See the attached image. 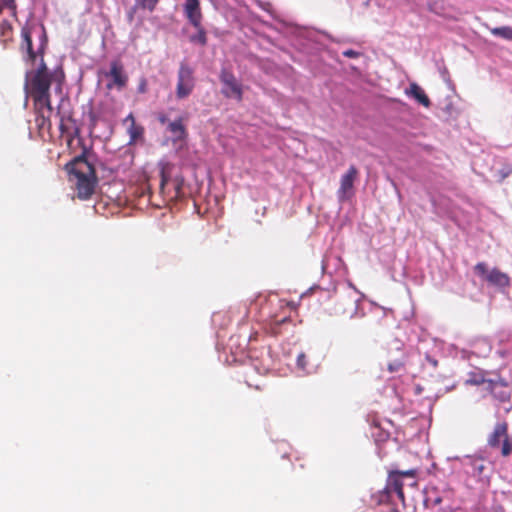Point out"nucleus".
<instances>
[{"label": "nucleus", "instance_id": "f257e3e1", "mask_svg": "<svg viewBox=\"0 0 512 512\" xmlns=\"http://www.w3.org/2000/svg\"><path fill=\"white\" fill-rule=\"evenodd\" d=\"M52 76H39L31 74L28 87L30 95L34 102V108L37 113L36 122L40 128L45 125L50 126V114L52 113V105L50 98V86Z\"/></svg>", "mask_w": 512, "mask_h": 512}, {"label": "nucleus", "instance_id": "f03ea898", "mask_svg": "<svg viewBox=\"0 0 512 512\" xmlns=\"http://www.w3.org/2000/svg\"><path fill=\"white\" fill-rule=\"evenodd\" d=\"M86 149L83 153L75 157L67 167H70V173L76 178V190L79 199H89L95 190L96 175L94 166L86 158Z\"/></svg>", "mask_w": 512, "mask_h": 512}, {"label": "nucleus", "instance_id": "7ed1b4c3", "mask_svg": "<svg viewBox=\"0 0 512 512\" xmlns=\"http://www.w3.org/2000/svg\"><path fill=\"white\" fill-rule=\"evenodd\" d=\"M475 273L483 278L489 285L504 291L511 286L510 276L498 268L488 270L487 264L479 262L474 266Z\"/></svg>", "mask_w": 512, "mask_h": 512}, {"label": "nucleus", "instance_id": "20e7f679", "mask_svg": "<svg viewBox=\"0 0 512 512\" xmlns=\"http://www.w3.org/2000/svg\"><path fill=\"white\" fill-rule=\"evenodd\" d=\"M195 84L194 69L187 63L181 62L177 73L176 97L187 98L193 92Z\"/></svg>", "mask_w": 512, "mask_h": 512}, {"label": "nucleus", "instance_id": "39448f33", "mask_svg": "<svg viewBox=\"0 0 512 512\" xmlns=\"http://www.w3.org/2000/svg\"><path fill=\"white\" fill-rule=\"evenodd\" d=\"M487 443L491 448H499L501 446V454L504 457L512 453V443L508 437V424L506 421L498 422L493 432L488 436Z\"/></svg>", "mask_w": 512, "mask_h": 512}, {"label": "nucleus", "instance_id": "423d86ee", "mask_svg": "<svg viewBox=\"0 0 512 512\" xmlns=\"http://www.w3.org/2000/svg\"><path fill=\"white\" fill-rule=\"evenodd\" d=\"M47 38L44 27H42V42L38 47L37 52L33 50L32 44V27L25 25L21 29V44L20 50L26 53V60L34 63L37 58V54H43L46 46Z\"/></svg>", "mask_w": 512, "mask_h": 512}, {"label": "nucleus", "instance_id": "0eeeda50", "mask_svg": "<svg viewBox=\"0 0 512 512\" xmlns=\"http://www.w3.org/2000/svg\"><path fill=\"white\" fill-rule=\"evenodd\" d=\"M417 474L416 469H409L405 471L393 470L388 474L385 491L390 494L395 492L400 501L404 502L403 482L402 477L415 478Z\"/></svg>", "mask_w": 512, "mask_h": 512}, {"label": "nucleus", "instance_id": "6e6552de", "mask_svg": "<svg viewBox=\"0 0 512 512\" xmlns=\"http://www.w3.org/2000/svg\"><path fill=\"white\" fill-rule=\"evenodd\" d=\"M106 77L111 79L106 85L107 89L117 88L118 90H122L126 87L128 82V76L120 60H113L110 63V70L106 73Z\"/></svg>", "mask_w": 512, "mask_h": 512}, {"label": "nucleus", "instance_id": "1a4fd4ad", "mask_svg": "<svg viewBox=\"0 0 512 512\" xmlns=\"http://www.w3.org/2000/svg\"><path fill=\"white\" fill-rule=\"evenodd\" d=\"M219 78L220 81L227 87V90H222V93L226 97H235L238 101L243 99L242 86L230 70L223 68L220 71Z\"/></svg>", "mask_w": 512, "mask_h": 512}, {"label": "nucleus", "instance_id": "9d476101", "mask_svg": "<svg viewBox=\"0 0 512 512\" xmlns=\"http://www.w3.org/2000/svg\"><path fill=\"white\" fill-rule=\"evenodd\" d=\"M359 175L358 169L351 165L347 172L342 175L337 196L340 201L348 200L353 195L354 182Z\"/></svg>", "mask_w": 512, "mask_h": 512}, {"label": "nucleus", "instance_id": "9b49d317", "mask_svg": "<svg viewBox=\"0 0 512 512\" xmlns=\"http://www.w3.org/2000/svg\"><path fill=\"white\" fill-rule=\"evenodd\" d=\"M387 358V368L390 373H397L405 370L406 355L402 348L397 347L395 349V356L392 355L391 350H388Z\"/></svg>", "mask_w": 512, "mask_h": 512}, {"label": "nucleus", "instance_id": "f8f14e48", "mask_svg": "<svg viewBox=\"0 0 512 512\" xmlns=\"http://www.w3.org/2000/svg\"><path fill=\"white\" fill-rule=\"evenodd\" d=\"M184 13L188 21L193 26H199V22H202V12L200 8L199 0H185Z\"/></svg>", "mask_w": 512, "mask_h": 512}, {"label": "nucleus", "instance_id": "ddd939ff", "mask_svg": "<svg viewBox=\"0 0 512 512\" xmlns=\"http://www.w3.org/2000/svg\"><path fill=\"white\" fill-rule=\"evenodd\" d=\"M168 130L173 135V143L185 141L188 137V132L185 125L183 124L182 118H178L172 122H169Z\"/></svg>", "mask_w": 512, "mask_h": 512}, {"label": "nucleus", "instance_id": "4468645a", "mask_svg": "<svg viewBox=\"0 0 512 512\" xmlns=\"http://www.w3.org/2000/svg\"><path fill=\"white\" fill-rule=\"evenodd\" d=\"M406 93L407 95L413 97L417 102H419L424 107H430L431 101L429 97L417 83L410 84L409 90H407Z\"/></svg>", "mask_w": 512, "mask_h": 512}, {"label": "nucleus", "instance_id": "2eb2a0df", "mask_svg": "<svg viewBox=\"0 0 512 512\" xmlns=\"http://www.w3.org/2000/svg\"><path fill=\"white\" fill-rule=\"evenodd\" d=\"M40 55H41V61H40L39 67L36 69V71L32 72L31 74L39 75V76H52L54 81L61 84V82L65 78V74H64L63 70L60 68L58 70H55L53 73H49L47 65L43 59V54H40Z\"/></svg>", "mask_w": 512, "mask_h": 512}, {"label": "nucleus", "instance_id": "dca6fc26", "mask_svg": "<svg viewBox=\"0 0 512 512\" xmlns=\"http://www.w3.org/2000/svg\"><path fill=\"white\" fill-rule=\"evenodd\" d=\"M125 122H130V126L128 127V134L130 136L129 143H135L138 139L142 138L144 134V128L141 125L136 124L132 113L126 117Z\"/></svg>", "mask_w": 512, "mask_h": 512}, {"label": "nucleus", "instance_id": "f3484780", "mask_svg": "<svg viewBox=\"0 0 512 512\" xmlns=\"http://www.w3.org/2000/svg\"><path fill=\"white\" fill-rule=\"evenodd\" d=\"M13 41V27L8 20H3L0 23V43L4 48Z\"/></svg>", "mask_w": 512, "mask_h": 512}, {"label": "nucleus", "instance_id": "a211bd4d", "mask_svg": "<svg viewBox=\"0 0 512 512\" xmlns=\"http://www.w3.org/2000/svg\"><path fill=\"white\" fill-rule=\"evenodd\" d=\"M488 382L490 384L491 393L495 398L501 402H506L510 399V392L505 385L499 384L492 380H489Z\"/></svg>", "mask_w": 512, "mask_h": 512}, {"label": "nucleus", "instance_id": "6ab92c4d", "mask_svg": "<svg viewBox=\"0 0 512 512\" xmlns=\"http://www.w3.org/2000/svg\"><path fill=\"white\" fill-rule=\"evenodd\" d=\"M469 466L472 469V475L481 477L486 469V466L482 459L469 457Z\"/></svg>", "mask_w": 512, "mask_h": 512}, {"label": "nucleus", "instance_id": "aec40b11", "mask_svg": "<svg viewBox=\"0 0 512 512\" xmlns=\"http://www.w3.org/2000/svg\"><path fill=\"white\" fill-rule=\"evenodd\" d=\"M490 32L492 35H494L496 37H500L502 39L512 41V27L511 26L490 28Z\"/></svg>", "mask_w": 512, "mask_h": 512}, {"label": "nucleus", "instance_id": "412c9836", "mask_svg": "<svg viewBox=\"0 0 512 512\" xmlns=\"http://www.w3.org/2000/svg\"><path fill=\"white\" fill-rule=\"evenodd\" d=\"M194 27L196 28L197 33L190 37V41L193 43H198L201 46H205L207 44V35L204 27L202 26L201 22H199V26Z\"/></svg>", "mask_w": 512, "mask_h": 512}, {"label": "nucleus", "instance_id": "4be33fe9", "mask_svg": "<svg viewBox=\"0 0 512 512\" xmlns=\"http://www.w3.org/2000/svg\"><path fill=\"white\" fill-rule=\"evenodd\" d=\"M296 364H297L298 369H300L302 371H307L308 360H307V356L305 353H300L297 356Z\"/></svg>", "mask_w": 512, "mask_h": 512}, {"label": "nucleus", "instance_id": "5701e85b", "mask_svg": "<svg viewBox=\"0 0 512 512\" xmlns=\"http://www.w3.org/2000/svg\"><path fill=\"white\" fill-rule=\"evenodd\" d=\"M8 8L13 11V14L16 13V3L15 0H0V14L2 11Z\"/></svg>", "mask_w": 512, "mask_h": 512}, {"label": "nucleus", "instance_id": "b1692460", "mask_svg": "<svg viewBox=\"0 0 512 512\" xmlns=\"http://www.w3.org/2000/svg\"><path fill=\"white\" fill-rule=\"evenodd\" d=\"M159 0H140V6L149 11H153Z\"/></svg>", "mask_w": 512, "mask_h": 512}, {"label": "nucleus", "instance_id": "393cba45", "mask_svg": "<svg viewBox=\"0 0 512 512\" xmlns=\"http://www.w3.org/2000/svg\"><path fill=\"white\" fill-rule=\"evenodd\" d=\"M160 174H161L160 187H161V189H164V186L168 183V180H169L165 167H163L161 169Z\"/></svg>", "mask_w": 512, "mask_h": 512}, {"label": "nucleus", "instance_id": "a878e982", "mask_svg": "<svg viewBox=\"0 0 512 512\" xmlns=\"http://www.w3.org/2000/svg\"><path fill=\"white\" fill-rule=\"evenodd\" d=\"M343 55H344L345 57H348V58H357V57H359V55H360V54H359V52H357V51H354V50H352V49H349V50L344 51V52H343Z\"/></svg>", "mask_w": 512, "mask_h": 512}, {"label": "nucleus", "instance_id": "bb28decb", "mask_svg": "<svg viewBox=\"0 0 512 512\" xmlns=\"http://www.w3.org/2000/svg\"><path fill=\"white\" fill-rule=\"evenodd\" d=\"M158 120L161 124H165L168 121V118L165 114H159Z\"/></svg>", "mask_w": 512, "mask_h": 512}, {"label": "nucleus", "instance_id": "cd10ccee", "mask_svg": "<svg viewBox=\"0 0 512 512\" xmlns=\"http://www.w3.org/2000/svg\"><path fill=\"white\" fill-rule=\"evenodd\" d=\"M470 382H471V383H473V384L479 385V384L484 383V382H485V379H484V378H481V379H475V380H471Z\"/></svg>", "mask_w": 512, "mask_h": 512}, {"label": "nucleus", "instance_id": "c85d7f7f", "mask_svg": "<svg viewBox=\"0 0 512 512\" xmlns=\"http://www.w3.org/2000/svg\"><path fill=\"white\" fill-rule=\"evenodd\" d=\"M494 512H505V509L502 506H497L494 508Z\"/></svg>", "mask_w": 512, "mask_h": 512}, {"label": "nucleus", "instance_id": "c756f323", "mask_svg": "<svg viewBox=\"0 0 512 512\" xmlns=\"http://www.w3.org/2000/svg\"><path fill=\"white\" fill-rule=\"evenodd\" d=\"M287 320H288V318H287V317H285V318H283V319H281V320L276 321V323H277V324H282V323H285Z\"/></svg>", "mask_w": 512, "mask_h": 512}, {"label": "nucleus", "instance_id": "7c9ffc66", "mask_svg": "<svg viewBox=\"0 0 512 512\" xmlns=\"http://www.w3.org/2000/svg\"><path fill=\"white\" fill-rule=\"evenodd\" d=\"M175 188H176V191H177V193H178V192H179V190L181 189L180 184H177Z\"/></svg>", "mask_w": 512, "mask_h": 512}, {"label": "nucleus", "instance_id": "2f4dec72", "mask_svg": "<svg viewBox=\"0 0 512 512\" xmlns=\"http://www.w3.org/2000/svg\"><path fill=\"white\" fill-rule=\"evenodd\" d=\"M510 172H512V169L510 170Z\"/></svg>", "mask_w": 512, "mask_h": 512}]
</instances>
